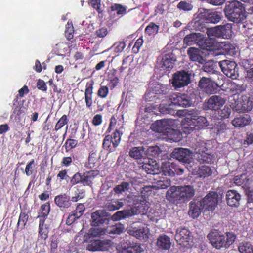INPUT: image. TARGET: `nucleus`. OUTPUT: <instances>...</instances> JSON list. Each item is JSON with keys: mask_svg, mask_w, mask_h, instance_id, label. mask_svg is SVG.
Segmentation results:
<instances>
[{"mask_svg": "<svg viewBox=\"0 0 253 253\" xmlns=\"http://www.w3.org/2000/svg\"><path fill=\"white\" fill-rule=\"evenodd\" d=\"M185 118L181 121L182 129L184 133H189L194 129H201L208 126L206 118L199 115V112L194 109L185 110Z\"/></svg>", "mask_w": 253, "mask_h": 253, "instance_id": "nucleus-1", "label": "nucleus"}, {"mask_svg": "<svg viewBox=\"0 0 253 253\" xmlns=\"http://www.w3.org/2000/svg\"><path fill=\"white\" fill-rule=\"evenodd\" d=\"M195 194L192 186H173L167 191L166 198L174 204H181L189 201Z\"/></svg>", "mask_w": 253, "mask_h": 253, "instance_id": "nucleus-2", "label": "nucleus"}, {"mask_svg": "<svg viewBox=\"0 0 253 253\" xmlns=\"http://www.w3.org/2000/svg\"><path fill=\"white\" fill-rule=\"evenodd\" d=\"M190 97L186 94L174 93L165 97L159 105V111L163 114L172 113L173 106L189 107L192 104Z\"/></svg>", "mask_w": 253, "mask_h": 253, "instance_id": "nucleus-3", "label": "nucleus"}, {"mask_svg": "<svg viewBox=\"0 0 253 253\" xmlns=\"http://www.w3.org/2000/svg\"><path fill=\"white\" fill-rule=\"evenodd\" d=\"M224 12L226 18L235 23H243L246 19L245 8L243 4L237 0L227 4Z\"/></svg>", "mask_w": 253, "mask_h": 253, "instance_id": "nucleus-4", "label": "nucleus"}, {"mask_svg": "<svg viewBox=\"0 0 253 253\" xmlns=\"http://www.w3.org/2000/svg\"><path fill=\"white\" fill-rule=\"evenodd\" d=\"M183 42L187 45L196 43L203 49L210 50L212 46V42L205 39L203 35L199 33H193L187 35L183 40Z\"/></svg>", "mask_w": 253, "mask_h": 253, "instance_id": "nucleus-5", "label": "nucleus"}, {"mask_svg": "<svg viewBox=\"0 0 253 253\" xmlns=\"http://www.w3.org/2000/svg\"><path fill=\"white\" fill-rule=\"evenodd\" d=\"M195 158L201 163H211L213 160V155L206 148L204 142H198L195 148Z\"/></svg>", "mask_w": 253, "mask_h": 253, "instance_id": "nucleus-6", "label": "nucleus"}, {"mask_svg": "<svg viewBox=\"0 0 253 253\" xmlns=\"http://www.w3.org/2000/svg\"><path fill=\"white\" fill-rule=\"evenodd\" d=\"M218 64L222 71L227 77L232 79H236L238 77V69L235 62L224 60L220 61Z\"/></svg>", "mask_w": 253, "mask_h": 253, "instance_id": "nucleus-7", "label": "nucleus"}, {"mask_svg": "<svg viewBox=\"0 0 253 253\" xmlns=\"http://www.w3.org/2000/svg\"><path fill=\"white\" fill-rule=\"evenodd\" d=\"M127 233L130 235L133 236L141 240L146 241L148 239L150 234L149 228L144 224H141L137 227L134 223L132 226L127 229Z\"/></svg>", "mask_w": 253, "mask_h": 253, "instance_id": "nucleus-8", "label": "nucleus"}, {"mask_svg": "<svg viewBox=\"0 0 253 253\" xmlns=\"http://www.w3.org/2000/svg\"><path fill=\"white\" fill-rule=\"evenodd\" d=\"M199 17L208 23H216L221 19L222 15L220 12L200 8L199 10Z\"/></svg>", "mask_w": 253, "mask_h": 253, "instance_id": "nucleus-9", "label": "nucleus"}, {"mask_svg": "<svg viewBox=\"0 0 253 253\" xmlns=\"http://www.w3.org/2000/svg\"><path fill=\"white\" fill-rule=\"evenodd\" d=\"M190 81V75L185 71H181L173 74L172 84L175 88H180L188 85Z\"/></svg>", "mask_w": 253, "mask_h": 253, "instance_id": "nucleus-10", "label": "nucleus"}, {"mask_svg": "<svg viewBox=\"0 0 253 253\" xmlns=\"http://www.w3.org/2000/svg\"><path fill=\"white\" fill-rule=\"evenodd\" d=\"M171 154L173 158L185 163H190L193 156V153L189 149L183 148H175Z\"/></svg>", "mask_w": 253, "mask_h": 253, "instance_id": "nucleus-11", "label": "nucleus"}, {"mask_svg": "<svg viewBox=\"0 0 253 253\" xmlns=\"http://www.w3.org/2000/svg\"><path fill=\"white\" fill-rule=\"evenodd\" d=\"M218 194L214 192L208 193L200 202L203 208L208 211H213L218 203Z\"/></svg>", "mask_w": 253, "mask_h": 253, "instance_id": "nucleus-12", "label": "nucleus"}, {"mask_svg": "<svg viewBox=\"0 0 253 253\" xmlns=\"http://www.w3.org/2000/svg\"><path fill=\"white\" fill-rule=\"evenodd\" d=\"M213 79V78L202 77L199 82V86L208 94L215 92L218 86Z\"/></svg>", "mask_w": 253, "mask_h": 253, "instance_id": "nucleus-13", "label": "nucleus"}, {"mask_svg": "<svg viewBox=\"0 0 253 253\" xmlns=\"http://www.w3.org/2000/svg\"><path fill=\"white\" fill-rule=\"evenodd\" d=\"M165 88L166 86L165 85L161 86L157 84L155 86L154 88L149 89L145 94V99L147 101H152L155 99H165L166 96H164V94L162 93L163 91L162 89Z\"/></svg>", "mask_w": 253, "mask_h": 253, "instance_id": "nucleus-14", "label": "nucleus"}, {"mask_svg": "<svg viewBox=\"0 0 253 253\" xmlns=\"http://www.w3.org/2000/svg\"><path fill=\"white\" fill-rule=\"evenodd\" d=\"M225 102V98L219 95H213L208 100L206 106L209 109L217 111L223 106Z\"/></svg>", "mask_w": 253, "mask_h": 253, "instance_id": "nucleus-15", "label": "nucleus"}, {"mask_svg": "<svg viewBox=\"0 0 253 253\" xmlns=\"http://www.w3.org/2000/svg\"><path fill=\"white\" fill-rule=\"evenodd\" d=\"M171 121L168 119L158 120L152 125L151 128L154 131L166 135L171 128Z\"/></svg>", "mask_w": 253, "mask_h": 253, "instance_id": "nucleus-16", "label": "nucleus"}, {"mask_svg": "<svg viewBox=\"0 0 253 253\" xmlns=\"http://www.w3.org/2000/svg\"><path fill=\"white\" fill-rule=\"evenodd\" d=\"M191 234L188 229L185 227L179 228L177 229L175 239L179 244L185 246L186 243L192 239Z\"/></svg>", "mask_w": 253, "mask_h": 253, "instance_id": "nucleus-17", "label": "nucleus"}, {"mask_svg": "<svg viewBox=\"0 0 253 253\" xmlns=\"http://www.w3.org/2000/svg\"><path fill=\"white\" fill-rule=\"evenodd\" d=\"M108 213L104 210H99L93 212L91 215V225L99 226L107 221Z\"/></svg>", "mask_w": 253, "mask_h": 253, "instance_id": "nucleus-18", "label": "nucleus"}, {"mask_svg": "<svg viewBox=\"0 0 253 253\" xmlns=\"http://www.w3.org/2000/svg\"><path fill=\"white\" fill-rule=\"evenodd\" d=\"M208 237L211 244L216 249H219L225 247V236L221 233L217 232L210 233Z\"/></svg>", "mask_w": 253, "mask_h": 253, "instance_id": "nucleus-19", "label": "nucleus"}, {"mask_svg": "<svg viewBox=\"0 0 253 253\" xmlns=\"http://www.w3.org/2000/svg\"><path fill=\"white\" fill-rule=\"evenodd\" d=\"M142 163H144L143 169L148 174L156 175L161 173V168L155 160L146 159Z\"/></svg>", "mask_w": 253, "mask_h": 253, "instance_id": "nucleus-20", "label": "nucleus"}, {"mask_svg": "<svg viewBox=\"0 0 253 253\" xmlns=\"http://www.w3.org/2000/svg\"><path fill=\"white\" fill-rule=\"evenodd\" d=\"M240 199L241 195L237 191L230 190L227 192L226 200L229 206L237 207L239 205Z\"/></svg>", "mask_w": 253, "mask_h": 253, "instance_id": "nucleus-21", "label": "nucleus"}, {"mask_svg": "<svg viewBox=\"0 0 253 253\" xmlns=\"http://www.w3.org/2000/svg\"><path fill=\"white\" fill-rule=\"evenodd\" d=\"M161 173L165 176H172L176 172V167L173 163L169 161H164L162 163Z\"/></svg>", "mask_w": 253, "mask_h": 253, "instance_id": "nucleus-22", "label": "nucleus"}, {"mask_svg": "<svg viewBox=\"0 0 253 253\" xmlns=\"http://www.w3.org/2000/svg\"><path fill=\"white\" fill-rule=\"evenodd\" d=\"M139 212L135 210L134 208H132L131 210H126L118 211L112 216L111 219L113 221H118L137 214Z\"/></svg>", "mask_w": 253, "mask_h": 253, "instance_id": "nucleus-23", "label": "nucleus"}, {"mask_svg": "<svg viewBox=\"0 0 253 253\" xmlns=\"http://www.w3.org/2000/svg\"><path fill=\"white\" fill-rule=\"evenodd\" d=\"M135 182L134 180H131L130 182H123L120 184L116 186L114 188L113 190L115 194L120 196L124 193H126V192L128 191L130 188V185L135 188Z\"/></svg>", "mask_w": 253, "mask_h": 253, "instance_id": "nucleus-24", "label": "nucleus"}, {"mask_svg": "<svg viewBox=\"0 0 253 253\" xmlns=\"http://www.w3.org/2000/svg\"><path fill=\"white\" fill-rule=\"evenodd\" d=\"M229 103L230 108H231L234 111L238 113H244L241 96L239 97L236 95H233L230 98Z\"/></svg>", "mask_w": 253, "mask_h": 253, "instance_id": "nucleus-25", "label": "nucleus"}, {"mask_svg": "<svg viewBox=\"0 0 253 253\" xmlns=\"http://www.w3.org/2000/svg\"><path fill=\"white\" fill-rule=\"evenodd\" d=\"M70 199V197L66 194H61L55 197L54 202L59 208L66 209L71 205Z\"/></svg>", "mask_w": 253, "mask_h": 253, "instance_id": "nucleus-26", "label": "nucleus"}, {"mask_svg": "<svg viewBox=\"0 0 253 253\" xmlns=\"http://www.w3.org/2000/svg\"><path fill=\"white\" fill-rule=\"evenodd\" d=\"M190 59L194 62H197L200 64H203L205 60L201 55V51L198 48L190 47L187 51Z\"/></svg>", "mask_w": 253, "mask_h": 253, "instance_id": "nucleus-27", "label": "nucleus"}, {"mask_svg": "<svg viewBox=\"0 0 253 253\" xmlns=\"http://www.w3.org/2000/svg\"><path fill=\"white\" fill-rule=\"evenodd\" d=\"M175 59L171 53L164 54L162 55L161 61V67L164 69L169 70L172 68Z\"/></svg>", "mask_w": 253, "mask_h": 253, "instance_id": "nucleus-28", "label": "nucleus"}, {"mask_svg": "<svg viewBox=\"0 0 253 253\" xmlns=\"http://www.w3.org/2000/svg\"><path fill=\"white\" fill-rule=\"evenodd\" d=\"M142 251L140 245L137 244H130V242L122 245L121 253H139Z\"/></svg>", "mask_w": 253, "mask_h": 253, "instance_id": "nucleus-29", "label": "nucleus"}, {"mask_svg": "<svg viewBox=\"0 0 253 253\" xmlns=\"http://www.w3.org/2000/svg\"><path fill=\"white\" fill-rule=\"evenodd\" d=\"M251 121V119L250 116L245 115L235 118L232 121V124L235 127H242L249 125Z\"/></svg>", "mask_w": 253, "mask_h": 253, "instance_id": "nucleus-30", "label": "nucleus"}, {"mask_svg": "<svg viewBox=\"0 0 253 253\" xmlns=\"http://www.w3.org/2000/svg\"><path fill=\"white\" fill-rule=\"evenodd\" d=\"M203 206L200 201L197 203H190V209L188 214L193 218L198 217L201 212Z\"/></svg>", "mask_w": 253, "mask_h": 253, "instance_id": "nucleus-31", "label": "nucleus"}, {"mask_svg": "<svg viewBox=\"0 0 253 253\" xmlns=\"http://www.w3.org/2000/svg\"><path fill=\"white\" fill-rule=\"evenodd\" d=\"M157 246L163 250H169L171 245L169 237L166 235H161L157 239Z\"/></svg>", "mask_w": 253, "mask_h": 253, "instance_id": "nucleus-32", "label": "nucleus"}, {"mask_svg": "<svg viewBox=\"0 0 253 253\" xmlns=\"http://www.w3.org/2000/svg\"><path fill=\"white\" fill-rule=\"evenodd\" d=\"M129 155L131 157L136 159H143L144 160H146L145 158V151L143 147L132 148L129 152Z\"/></svg>", "mask_w": 253, "mask_h": 253, "instance_id": "nucleus-33", "label": "nucleus"}, {"mask_svg": "<svg viewBox=\"0 0 253 253\" xmlns=\"http://www.w3.org/2000/svg\"><path fill=\"white\" fill-rule=\"evenodd\" d=\"M98 174V171H90L84 173L82 175V183L84 185H89L94 179L95 176Z\"/></svg>", "mask_w": 253, "mask_h": 253, "instance_id": "nucleus-34", "label": "nucleus"}, {"mask_svg": "<svg viewBox=\"0 0 253 253\" xmlns=\"http://www.w3.org/2000/svg\"><path fill=\"white\" fill-rule=\"evenodd\" d=\"M49 225L45 223V220L40 219L39 223V233L41 237L45 240L48 237Z\"/></svg>", "mask_w": 253, "mask_h": 253, "instance_id": "nucleus-35", "label": "nucleus"}, {"mask_svg": "<svg viewBox=\"0 0 253 253\" xmlns=\"http://www.w3.org/2000/svg\"><path fill=\"white\" fill-rule=\"evenodd\" d=\"M114 140L112 139V136L110 135L106 136L103 143V146L104 149L108 151L109 152H112L115 150L117 146H114Z\"/></svg>", "mask_w": 253, "mask_h": 253, "instance_id": "nucleus-36", "label": "nucleus"}, {"mask_svg": "<svg viewBox=\"0 0 253 253\" xmlns=\"http://www.w3.org/2000/svg\"><path fill=\"white\" fill-rule=\"evenodd\" d=\"M92 84H89L88 86L86 85L85 90V101L86 106L88 108H90L92 104Z\"/></svg>", "mask_w": 253, "mask_h": 253, "instance_id": "nucleus-37", "label": "nucleus"}, {"mask_svg": "<svg viewBox=\"0 0 253 253\" xmlns=\"http://www.w3.org/2000/svg\"><path fill=\"white\" fill-rule=\"evenodd\" d=\"M242 107L244 113L251 110L253 106V102L249 95H244L241 96Z\"/></svg>", "mask_w": 253, "mask_h": 253, "instance_id": "nucleus-38", "label": "nucleus"}, {"mask_svg": "<svg viewBox=\"0 0 253 253\" xmlns=\"http://www.w3.org/2000/svg\"><path fill=\"white\" fill-rule=\"evenodd\" d=\"M169 139L171 141L177 142L179 141L181 138V133L177 130L170 129L167 130V133L166 134Z\"/></svg>", "mask_w": 253, "mask_h": 253, "instance_id": "nucleus-39", "label": "nucleus"}, {"mask_svg": "<svg viewBox=\"0 0 253 253\" xmlns=\"http://www.w3.org/2000/svg\"><path fill=\"white\" fill-rule=\"evenodd\" d=\"M219 31L220 32V37L226 38L230 36L231 32L232 24L227 23L223 25L218 26Z\"/></svg>", "mask_w": 253, "mask_h": 253, "instance_id": "nucleus-40", "label": "nucleus"}, {"mask_svg": "<svg viewBox=\"0 0 253 253\" xmlns=\"http://www.w3.org/2000/svg\"><path fill=\"white\" fill-rule=\"evenodd\" d=\"M238 250L240 253H253V247L249 242H242L238 246Z\"/></svg>", "mask_w": 253, "mask_h": 253, "instance_id": "nucleus-41", "label": "nucleus"}, {"mask_svg": "<svg viewBox=\"0 0 253 253\" xmlns=\"http://www.w3.org/2000/svg\"><path fill=\"white\" fill-rule=\"evenodd\" d=\"M212 173V170L211 168L207 166H202L199 167L197 174L200 177L206 178L210 176Z\"/></svg>", "mask_w": 253, "mask_h": 253, "instance_id": "nucleus-42", "label": "nucleus"}, {"mask_svg": "<svg viewBox=\"0 0 253 253\" xmlns=\"http://www.w3.org/2000/svg\"><path fill=\"white\" fill-rule=\"evenodd\" d=\"M122 201V199L111 201L106 205V208L110 211L117 210L123 206L124 203Z\"/></svg>", "mask_w": 253, "mask_h": 253, "instance_id": "nucleus-43", "label": "nucleus"}, {"mask_svg": "<svg viewBox=\"0 0 253 253\" xmlns=\"http://www.w3.org/2000/svg\"><path fill=\"white\" fill-rule=\"evenodd\" d=\"M50 210V204L48 203H45L41 206L38 217L40 219H44L45 217L48 215Z\"/></svg>", "mask_w": 253, "mask_h": 253, "instance_id": "nucleus-44", "label": "nucleus"}, {"mask_svg": "<svg viewBox=\"0 0 253 253\" xmlns=\"http://www.w3.org/2000/svg\"><path fill=\"white\" fill-rule=\"evenodd\" d=\"M206 33L208 37L210 38V39H209L210 40V42H211V39H214L215 38L220 37V33L219 31L218 26L211 28L207 29Z\"/></svg>", "mask_w": 253, "mask_h": 253, "instance_id": "nucleus-45", "label": "nucleus"}, {"mask_svg": "<svg viewBox=\"0 0 253 253\" xmlns=\"http://www.w3.org/2000/svg\"><path fill=\"white\" fill-rule=\"evenodd\" d=\"M203 70L209 74L217 75L215 65L212 62H207L203 66Z\"/></svg>", "mask_w": 253, "mask_h": 253, "instance_id": "nucleus-46", "label": "nucleus"}, {"mask_svg": "<svg viewBox=\"0 0 253 253\" xmlns=\"http://www.w3.org/2000/svg\"><path fill=\"white\" fill-rule=\"evenodd\" d=\"M106 232V230L103 228H92L89 230L88 234L89 236L95 237L104 235Z\"/></svg>", "mask_w": 253, "mask_h": 253, "instance_id": "nucleus-47", "label": "nucleus"}, {"mask_svg": "<svg viewBox=\"0 0 253 253\" xmlns=\"http://www.w3.org/2000/svg\"><path fill=\"white\" fill-rule=\"evenodd\" d=\"M171 184V180L169 178H163L162 179L158 180L156 182V187L158 189H166Z\"/></svg>", "mask_w": 253, "mask_h": 253, "instance_id": "nucleus-48", "label": "nucleus"}, {"mask_svg": "<svg viewBox=\"0 0 253 253\" xmlns=\"http://www.w3.org/2000/svg\"><path fill=\"white\" fill-rule=\"evenodd\" d=\"M28 219V215L25 212H21L19 215L17 227L22 229L25 226Z\"/></svg>", "mask_w": 253, "mask_h": 253, "instance_id": "nucleus-49", "label": "nucleus"}, {"mask_svg": "<svg viewBox=\"0 0 253 253\" xmlns=\"http://www.w3.org/2000/svg\"><path fill=\"white\" fill-rule=\"evenodd\" d=\"M217 111L218 112L219 116L220 117L221 119L228 118L231 114V109L227 106L222 107V108H221Z\"/></svg>", "mask_w": 253, "mask_h": 253, "instance_id": "nucleus-50", "label": "nucleus"}, {"mask_svg": "<svg viewBox=\"0 0 253 253\" xmlns=\"http://www.w3.org/2000/svg\"><path fill=\"white\" fill-rule=\"evenodd\" d=\"M236 235L233 232H227L226 233V239H224L225 248H228L235 241Z\"/></svg>", "mask_w": 253, "mask_h": 253, "instance_id": "nucleus-51", "label": "nucleus"}, {"mask_svg": "<svg viewBox=\"0 0 253 253\" xmlns=\"http://www.w3.org/2000/svg\"><path fill=\"white\" fill-rule=\"evenodd\" d=\"M122 134L123 132L120 128L116 129L112 136V139L114 140L113 142L115 143L114 146H118L119 145Z\"/></svg>", "mask_w": 253, "mask_h": 253, "instance_id": "nucleus-52", "label": "nucleus"}, {"mask_svg": "<svg viewBox=\"0 0 253 253\" xmlns=\"http://www.w3.org/2000/svg\"><path fill=\"white\" fill-rule=\"evenodd\" d=\"M159 29V27L154 23H151L145 29V32L149 35L156 34Z\"/></svg>", "mask_w": 253, "mask_h": 253, "instance_id": "nucleus-53", "label": "nucleus"}, {"mask_svg": "<svg viewBox=\"0 0 253 253\" xmlns=\"http://www.w3.org/2000/svg\"><path fill=\"white\" fill-rule=\"evenodd\" d=\"M74 28L72 23L68 21L66 25L65 35L68 40H70L73 38V34L74 33Z\"/></svg>", "mask_w": 253, "mask_h": 253, "instance_id": "nucleus-54", "label": "nucleus"}, {"mask_svg": "<svg viewBox=\"0 0 253 253\" xmlns=\"http://www.w3.org/2000/svg\"><path fill=\"white\" fill-rule=\"evenodd\" d=\"M67 118L66 115H63L61 118L57 122L55 126V130L58 131L64 125L67 124Z\"/></svg>", "mask_w": 253, "mask_h": 253, "instance_id": "nucleus-55", "label": "nucleus"}, {"mask_svg": "<svg viewBox=\"0 0 253 253\" xmlns=\"http://www.w3.org/2000/svg\"><path fill=\"white\" fill-rule=\"evenodd\" d=\"M126 46V44L124 42H120L118 43H115L112 46L110 49H113L114 51L116 53L121 52Z\"/></svg>", "mask_w": 253, "mask_h": 253, "instance_id": "nucleus-56", "label": "nucleus"}, {"mask_svg": "<svg viewBox=\"0 0 253 253\" xmlns=\"http://www.w3.org/2000/svg\"><path fill=\"white\" fill-rule=\"evenodd\" d=\"M34 162V160H32L27 164L25 170L27 176H30L33 173L34 169L35 168Z\"/></svg>", "mask_w": 253, "mask_h": 253, "instance_id": "nucleus-57", "label": "nucleus"}, {"mask_svg": "<svg viewBox=\"0 0 253 253\" xmlns=\"http://www.w3.org/2000/svg\"><path fill=\"white\" fill-rule=\"evenodd\" d=\"M112 10L115 11L118 15H123L126 13V9L120 4H114L111 7Z\"/></svg>", "mask_w": 253, "mask_h": 253, "instance_id": "nucleus-58", "label": "nucleus"}, {"mask_svg": "<svg viewBox=\"0 0 253 253\" xmlns=\"http://www.w3.org/2000/svg\"><path fill=\"white\" fill-rule=\"evenodd\" d=\"M177 7L184 11H189L192 10L193 6L189 2L181 1L178 4Z\"/></svg>", "mask_w": 253, "mask_h": 253, "instance_id": "nucleus-59", "label": "nucleus"}, {"mask_svg": "<svg viewBox=\"0 0 253 253\" xmlns=\"http://www.w3.org/2000/svg\"><path fill=\"white\" fill-rule=\"evenodd\" d=\"M109 93L108 87L106 86H101L98 91V95L102 98H106Z\"/></svg>", "mask_w": 253, "mask_h": 253, "instance_id": "nucleus-60", "label": "nucleus"}, {"mask_svg": "<svg viewBox=\"0 0 253 253\" xmlns=\"http://www.w3.org/2000/svg\"><path fill=\"white\" fill-rule=\"evenodd\" d=\"M223 49L225 50L226 54L230 55H233L235 53L234 47L228 43H225L223 46Z\"/></svg>", "mask_w": 253, "mask_h": 253, "instance_id": "nucleus-61", "label": "nucleus"}, {"mask_svg": "<svg viewBox=\"0 0 253 253\" xmlns=\"http://www.w3.org/2000/svg\"><path fill=\"white\" fill-rule=\"evenodd\" d=\"M100 243L101 240H95L88 245V249L92 251H99V249H100L99 246V244Z\"/></svg>", "mask_w": 253, "mask_h": 253, "instance_id": "nucleus-62", "label": "nucleus"}, {"mask_svg": "<svg viewBox=\"0 0 253 253\" xmlns=\"http://www.w3.org/2000/svg\"><path fill=\"white\" fill-rule=\"evenodd\" d=\"M111 246V242L109 240L101 241V243L99 244L100 249L99 251H107L109 250Z\"/></svg>", "mask_w": 253, "mask_h": 253, "instance_id": "nucleus-63", "label": "nucleus"}, {"mask_svg": "<svg viewBox=\"0 0 253 253\" xmlns=\"http://www.w3.org/2000/svg\"><path fill=\"white\" fill-rule=\"evenodd\" d=\"M245 78L248 83L253 84V67L245 72Z\"/></svg>", "mask_w": 253, "mask_h": 253, "instance_id": "nucleus-64", "label": "nucleus"}]
</instances>
